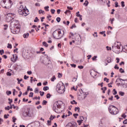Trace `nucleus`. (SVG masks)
<instances>
[{
  "mask_svg": "<svg viewBox=\"0 0 127 127\" xmlns=\"http://www.w3.org/2000/svg\"><path fill=\"white\" fill-rule=\"evenodd\" d=\"M9 28L13 34H17L20 31V26L18 25V21L13 20L10 23Z\"/></svg>",
  "mask_w": 127,
  "mask_h": 127,
  "instance_id": "1",
  "label": "nucleus"
},
{
  "mask_svg": "<svg viewBox=\"0 0 127 127\" xmlns=\"http://www.w3.org/2000/svg\"><path fill=\"white\" fill-rule=\"evenodd\" d=\"M63 105V102L61 101H59L55 103L53 106V110L55 113L59 114L61 113L62 111L60 110L62 108V105Z\"/></svg>",
  "mask_w": 127,
  "mask_h": 127,
  "instance_id": "2",
  "label": "nucleus"
},
{
  "mask_svg": "<svg viewBox=\"0 0 127 127\" xmlns=\"http://www.w3.org/2000/svg\"><path fill=\"white\" fill-rule=\"evenodd\" d=\"M52 35L55 39H61L64 35V31L62 33L61 29H58L53 32Z\"/></svg>",
  "mask_w": 127,
  "mask_h": 127,
  "instance_id": "3",
  "label": "nucleus"
},
{
  "mask_svg": "<svg viewBox=\"0 0 127 127\" xmlns=\"http://www.w3.org/2000/svg\"><path fill=\"white\" fill-rule=\"evenodd\" d=\"M18 12L20 15L23 16H26L28 14H29V11L28 9H25V7L23 8V5H21L18 10Z\"/></svg>",
  "mask_w": 127,
  "mask_h": 127,
  "instance_id": "4",
  "label": "nucleus"
},
{
  "mask_svg": "<svg viewBox=\"0 0 127 127\" xmlns=\"http://www.w3.org/2000/svg\"><path fill=\"white\" fill-rule=\"evenodd\" d=\"M11 1L10 0H2L1 4L3 8L8 9L11 7Z\"/></svg>",
  "mask_w": 127,
  "mask_h": 127,
  "instance_id": "5",
  "label": "nucleus"
},
{
  "mask_svg": "<svg viewBox=\"0 0 127 127\" xmlns=\"http://www.w3.org/2000/svg\"><path fill=\"white\" fill-rule=\"evenodd\" d=\"M69 38H72V39H74L75 41H80L81 40V36L78 33H73L70 32L69 34Z\"/></svg>",
  "mask_w": 127,
  "mask_h": 127,
  "instance_id": "6",
  "label": "nucleus"
},
{
  "mask_svg": "<svg viewBox=\"0 0 127 127\" xmlns=\"http://www.w3.org/2000/svg\"><path fill=\"white\" fill-rule=\"evenodd\" d=\"M108 110L111 115H118L119 113V109L114 105L110 106Z\"/></svg>",
  "mask_w": 127,
  "mask_h": 127,
  "instance_id": "7",
  "label": "nucleus"
},
{
  "mask_svg": "<svg viewBox=\"0 0 127 127\" xmlns=\"http://www.w3.org/2000/svg\"><path fill=\"white\" fill-rule=\"evenodd\" d=\"M6 15L7 16H8V17H6L7 21L8 22L11 21V20H12V19L15 17V14L14 13H8L6 14Z\"/></svg>",
  "mask_w": 127,
  "mask_h": 127,
  "instance_id": "8",
  "label": "nucleus"
},
{
  "mask_svg": "<svg viewBox=\"0 0 127 127\" xmlns=\"http://www.w3.org/2000/svg\"><path fill=\"white\" fill-rule=\"evenodd\" d=\"M62 85L61 86L59 87V92L60 94H63L65 92V85L63 82L62 83Z\"/></svg>",
  "mask_w": 127,
  "mask_h": 127,
  "instance_id": "9",
  "label": "nucleus"
},
{
  "mask_svg": "<svg viewBox=\"0 0 127 127\" xmlns=\"http://www.w3.org/2000/svg\"><path fill=\"white\" fill-rule=\"evenodd\" d=\"M121 47H122L123 48V46L122 44H121V43H117V44L113 47V50H115V49H119V51H121L120 49H121Z\"/></svg>",
  "mask_w": 127,
  "mask_h": 127,
  "instance_id": "10",
  "label": "nucleus"
},
{
  "mask_svg": "<svg viewBox=\"0 0 127 127\" xmlns=\"http://www.w3.org/2000/svg\"><path fill=\"white\" fill-rule=\"evenodd\" d=\"M23 117H31V115L29 113V111H24L22 114Z\"/></svg>",
  "mask_w": 127,
  "mask_h": 127,
  "instance_id": "11",
  "label": "nucleus"
},
{
  "mask_svg": "<svg viewBox=\"0 0 127 127\" xmlns=\"http://www.w3.org/2000/svg\"><path fill=\"white\" fill-rule=\"evenodd\" d=\"M65 127H76V124L69 123L66 125Z\"/></svg>",
  "mask_w": 127,
  "mask_h": 127,
  "instance_id": "12",
  "label": "nucleus"
},
{
  "mask_svg": "<svg viewBox=\"0 0 127 127\" xmlns=\"http://www.w3.org/2000/svg\"><path fill=\"white\" fill-rule=\"evenodd\" d=\"M17 55H13V58H11V60L12 62H15L16 60H17Z\"/></svg>",
  "mask_w": 127,
  "mask_h": 127,
  "instance_id": "13",
  "label": "nucleus"
},
{
  "mask_svg": "<svg viewBox=\"0 0 127 127\" xmlns=\"http://www.w3.org/2000/svg\"><path fill=\"white\" fill-rule=\"evenodd\" d=\"M106 61L108 63H111L112 62V58L111 57H107L106 59Z\"/></svg>",
  "mask_w": 127,
  "mask_h": 127,
  "instance_id": "14",
  "label": "nucleus"
},
{
  "mask_svg": "<svg viewBox=\"0 0 127 127\" xmlns=\"http://www.w3.org/2000/svg\"><path fill=\"white\" fill-rule=\"evenodd\" d=\"M87 95H89V93L87 92V93H84L83 94L84 96L83 97H81V100H84V99H86V97H87Z\"/></svg>",
  "mask_w": 127,
  "mask_h": 127,
  "instance_id": "15",
  "label": "nucleus"
},
{
  "mask_svg": "<svg viewBox=\"0 0 127 127\" xmlns=\"http://www.w3.org/2000/svg\"><path fill=\"white\" fill-rule=\"evenodd\" d=\"M28 36H29V33H28L23 34L24 38H28Z\"/></svg>",
  "mask_w": 127,
  "mask_h": 127,
  "instance_id": "16",
  "label": "nucleus"
},
{
  "mask_svg": "<svg viewBox=\"0 0 127 127\" xmlns=\"http://www.w3.org/2000/svg\"><path fill=\"white\" fill-rule=\"evenodd\" d=\"M80 119L82 122H83V120L85 121V123L86 122H87V118H84V117L82 116V117H80Z\"/></svg>",
  "mask_w": 127,
  "mask_h": 127,
  "instance_id": "17",
  "label": "nucleus"
},
{
  "mask_svg": "<svg viewBox=\"0 0 127 127\" xmlns=\"http://www.w3.org/2000/svg\"><path fill=\"white\" fill-rule=\"evenodd\" d=\"M88 4H89V2L86 0L83 3V5H85V6H88Z\"/></svg>",
  "mask_w": 127,
  "mask_h": 127,
  "instance_id": "18",
  "label": "nucleus"
},
{
  "mask_svg": "<svg viewBox=\"0 0 127 127\" xmlns=\"http://www.w3.org/2000/svg\"><path fill=\"white\" fill-rule=\"evenodd\" d=\"M119 94L120 95V96H122V97H124V96H125V92L123 91H120Z\"/></svg>",
  "mask_w": 127,
  "mask_h": 127,
  "instance_id": "19",
  "label": "nucleus"
},
{
  "mask_svg": "<svg viewBox=\"0 0 127 127\" xmlns=\"http://www.w3.org/2000/svg\"><path fill=\"white\" fill-rule=\"evenodd\" d=\"M75 112H77L78 111V113H80V107H75L74 108Z\"/></svg>",
  "mask_w": 127,
  "mask_h": 127,
  "instance_id": "20",
  "label": "nucleus"
},
{
  "mask_svg": "<svg viewBox=\"0 0 127 127\" xmlns=\"http://www.w3.org/2000/svg\"><path fill=\"white\" fill-rule=\"evenodd\" d=\"M49 90V87L48 86H44L43 87V91H47Z\"/></svg>",
  "mask_w": 127,
  "mask_h": 127,
  "instance_id": "21",
  "label": "nucleus"
},
{
  "mask_svg": "<svg viewBox=\"0 0 127 127\" xmlns=\"http://www.w3.org/2000/svg\"><path fill=\"white\" fill-rule=\"evenodd\" d=\"M56 80V78L55 77V75H54L51 78V81L52 82H54Z\"/></svg>",
  "mask_w": 127,
  "mask_h": 127,
  "instance_id": "22",
  "label": "nucleus"
},
{
  "mask_svg": "<svg viewBox=\"0 0 127 127\" xmlns=\"http://www.w3.org/2000/svg\"><path fill=\"white\" fill-rule=\"evenodd\" d=\"M43 45L45 47H48V44H47V43H46V42H43Z\"/></svg>",
  "mask_w": 127,
  "mask_h": 127,
  "instance_id": "23",
  "label": "nucleus"
},
{
  "mask_svg": "<svg viewBox=\"0 0 127 127\" xmlns=\"http://www.w3.org/2000/svg\"><path fill=\"white\" fill-rule=\"evenodd\" d=\"M70 103L71 104V105H74H74H77V102H76V101L74 100H72V101H71Z\"/></svg>",
  "mask_w": 127,
  "mask_h": 127,
  "instance_id": "24",
  "label": "nucleus"
},
{
  "mask_svg": "<svg viewBox=\"0 0 127 127\" xmlns=\"http://www.w3.org/2000/svg\"><path fill=\"white\" fill-rule=\"evenodd\" d=\"M7 48H9L10 49H11V48H12V46H11V44L8 43Z\"/></svg>",
  "mask_w": 127,
  "mask_h": 127,
  "instance_id": "25",
  "label": "nucleus"
},
{
  "mask_svg": "<svg viewBox=\"0 0 127 127\" xmlns=\"http://www.w3.org/2000/svg\"><path fill=\"white\" fill-rule=\"evenodd\" d=\"M4 26V30H6V29H7L8 27V25H7V24H5L3 25Z\"/></svg>",
  "mask_w": 127,
  "mask_h": 127,
  "instance_id": "26",
  "label": "nucleus"
},
{
  "mask_svg": "<svg viewBox=\"0 0 127 127\" xmlns=\"http://www.w3.org/2000/svg\"><path fill=\"white\" fill-rule=\"evenodd\" d=\"M46 98L47 99H50V98H51V95L50 94V93H48L47 94Z\"/></svg>",
  "mask_w": 127,
  "mask_h": 127,
  "instance_id": "27",
  "label": "nucleus"
},
{
  "mask_svg": "<svg viewBox=\"0 0 127 127\" xmlns=\"http://www.w3.org/2000/svg\"><path fill=\"white\" fill-rule=\"evenodd\" d=\"M49 6H46L44 7V9H45V10L46 11H49Z\"/></svg>",
  "mask_w": 127,
  "mask_h": 127,
  "instance_id": "28",
  "label": "nucleus"
},
{
  "mask_svg": "<svg viewBox=\"0 0 127 127\" xmlns=\"http://www.w3.org/2000/svg\"><path fill=\"white\" fill-rule=\"evenodd\" d=\"M6 94L7 96H9V95H11V92L10 91H7Z\"/></svg>",
  "mask_w": 127,
  "mask_h": 127,
  "instance_id": "29",
  "label": "nucleus"
},
{
  "mask_svg": "<svg viewBox=\"0 0 127 127\" xmlns=\"http://www.w3.org/2000/svg\"><path fill=\"white\" fill-rule=\"evenodd\" d=\"M58 75V78H62V76L63 75V74H62V73H60V72H59Z\"/></svg>",
  "mask_w": 127,
  "mask_h": 127,
  "instance_id": "30",
  "label": "nucleus"
},
{
  "mask_svg": "<svg viewBox=\"0 0 127 127\" xmlns=\"http://www.w3.org/2000/svg\"><path fill=\"white\" fill-rule=\"evenodd\" d=\"M47 101H46V100H43V102H42V105H43V106H45V105H46V104H47Z\"/></svg>",
  "mask_w": 127,
  "mask_h": 127,
  "instance_id": "31",
  "label": "nucleus"
},
{
  "mask_svg": "<svg viewBox=\"0 0 127 127\" xmlns=\"http://www.w3.org/2000/svg\"><path fill=\"white\" fill-rule=\"evenodd\" d=\"M92 35L94 37H98V33L97 32H94V34H93Z\"/></svg>",
  "mask_w": 127,
  "mask_h": 127,
  "instance_id": "32",
  "label": "nucleus"
},
{
  "mask_svg": "<svg viewBox=\"0 0 127 127\" xmlns=\"http://www.w3.org/2000/svg\"><path fill=\"white\" fill-rule=\"evenodd\" d=\"M121 3V6H122V7H125V6H126V5L125 4V1H122Z\"/></svg>",
  "mask_w": 127,
  "mask_h": 127,
  "instance_id": "33",
  "label": "nucleus"
},
{
  "mask_svg": "<svg viewBox=\"0 0 127 127\" xmlns=\"http://www.w3.org/2000/svg\"><path fill=\"white\" fill-rule=\"evenodd\" d=\"M113 92H114L113 94V95H117L118 94V92H117V90H116V89H113Z\"/></svg>",
  "mask_w": 127,
  "mask_h": 127,
  "instance_id": "34",
  "label": "nucleus"
},
{
  "mask_svg": "<svg viewBox=\"0 0 127 127\" xmlns=\"http://www.w3.org/2000/svg\"><path fill=\"white\" fill-rule=\"evenodd\" d=\"M98 57L96 56H94L92 58V60H93V61H96V59H97Z\"/></svg>",
  "mask_w": 127,
  "mask_h": 127,
  "instance_id": "35",
  "label": "nucleus"
},
{
  "mask_svg": "<svg viewBox=\"0 0 127 127\" xmlns=\"http://www.w3.org/2000/svg\"><path fill=\"white\" fill-rule=\"evenodd\" d=\"M119 72H120V73H124L125 70L123 69V68H120L119 69Z\"/></svg>",
  "mask_w": 127,
  "mask_h": 127,
  "instance_id": "36",
  "label": "nucleus"
},
{
  "mask_svg": "<svg viewBox=\"0 0 127 127\" xmlns=\"http://www.w3.org/2000/svg\"><path fill=\"white\" fill-rule=\"evenodd\" d=\"M4 109L5 111H9V110H10V109L9 108V106H7V107H5Z\"/></svg>",
  "mask_w": 127,
  "mask_h": 127,
  "instance_id": "37",
  "label": "nucleus"
},
{
  "mask_svg": "<svg viewBox=\"0 0 127 127\" xmlns=\"http://www.w3.org/2000/svg\"><path fill=\"white\" fill-rule=\"evenodd\" d=\"M51 12L52 14H54L55 13V9H51Z\"/></svg>",
  "mask_w": 127,
  "mask_h": 127,
  "instance_id": "38",
  "label": "nucleus"
},
{
  "mask_svg": "<svg viewBox=\"0 0 127 127\" xmlns=\"http://www.w3.org/2000/svg\"><path fill=\"white\" fill-rule=\"evenodd\" d=\"M56 20H57V22H60V21H61V18L60 17H58L57 18Z\"/></svg>",
  "mask_w": 127,
  "mask_h": 127,
  "instance_id": "39",
  "label": "nucleus"
},
{
  "mask_svg": "<svg viewBox=\"0 0 127 127\" xmlns=\"http://www.w3.org/2000/svg\"><path fill=\"white\" fill-rule=\"evenodd\" d=\"M38 21H39V19H38V18L37 17H36L35 18V19L34 20V22H38Z\"/></svg>",
  "mask_w": 127,
  "mask_h": 127,
  "instance_id": "40",
  "label": "nucleus"
},
{
  "mask_svg": "<svg viewBox=\"0 0 127 127\" xmlns=\"http://www.w3.org/2000/svg\"><path fill=\"white\" fill-rule=\"evenodd\" d=\"M81 14H80V11H78L76 13V16H77L78 17L79 16H80Z\"/></svg>",
  "mask_w": 127,
  "mask_h": 127,
  "instance_id": "41",
  "label": "nucleus"
},
{
  "mask_svg": "<svg viewBox=\"0 0 127 127\" xmlns=\"http://www.w3.org/2000/svg\"><path fill=\"white\" fill-rule=\"evenodd\" d=\"M109 79L107 78V77H105L104 78V81H106V83H109Z\"/></svg>",
  "mask_w": 127,
  "mask_h": 127,
  "instance_id": "42",
  "label": "nucleus"
},
{
  "mask_svg": "<svg viewBox=\"0 0 127 127\" xmlns=\"http://www.w3.org/2000/svg\"><path fill=\"white\" fill-rule=\"evenodd\" d=\"M114 68L117 70H119V69H120V67L118 66V64H116L114 66Z\"/></svg>",
  "mask_w": 127,
  "mask_h": 127,
  "instance_id": "43",
  "label": "nucleus"
},
{
  "mask_svg": "<svg viewBox=\"0 0 127 127\" xmlns=\"http://www.w3.org/2000/svg\"><path fill=\"white\" fill-rule=\"evenodd\" d=\"M76 25L73 24L70 27L71 29H73V28H76Z\"/></svg>",
  "mask_w": 127,
  "mask_h": 127,
  "instance_id": "44",
  "label": "nucleus"
},
{
  "mask_svg": "<svg viewBox=\"0 0 127 127\" xmlns=\"http://www.w3.org/2000/svg\"><path fill=\"white\" fill-rule=\"evenodd\" d=\"M29 97V98H32L33 97V92H30Z\"/></svg>",
  "mask_w": 127,
  "mask_h": 127,
  "instance_id": "45",
  "label": "nucleus"
},
{
  "mask_svg": "<svg viewBox=\"0 0 127 127\" xmlns=\"http://www.w3.org/2000/svg\"><path fill=\"white\" fill-rule=\"evenodd\" d=\"M77 123H78L79 126H81V124H82V120H78Z\"/></svg>",
  "mask_w": 127,
  "mask_h": 127,
  "instance_id": "46",
  "label": "nucleus"
},
{
  "mask_svg": "<svg viewBox=\"0 0 127 127\" xmlns=\"http://www.w3.org/2000/svg\"><path fill=\"white\" fill-rule=\"evenodd\" d=\"M8 101H9V105H11V103H12V99H10V98H8Z\"/></svg>",
  "mask_w": 127,
  "mask_h": 127,
  "instance_id": "47",
  "label": "nucleus"
},
{
  "mask_svg": "<svg viewBox=\"0 0 127 127\" xmlns=\"http://www.w3.org/2000/svg\"><path fill=\"white\" fill-rule=\"evenodd\" d=\"M101 90H102V91H107V87H102L101 88Z\"/></svg>",
  "mask_w": 127,
  "mask_h": 127,
  "instance_id": "48",
  "label": "nucleus"
},
{
  "mask_svg": "<svg viewBox=\"0 0 127 127\" xmlns=\"http://www.w3.org/2000/svg\"><path fill=\"white\" fill-rule=\"evenodd\" d=\"M40 96L42 97L43 96H44V92L40 91Z\"/></svg>",
  "mask_w": 127,
  "mask_h": 127,
  "instance_id": "49",
  "label": "nucleus"
},
{
  "mask_svg": "<svg viewBox=\"0 0 127 127\" xmlns=\"http://www.w3.org/2000/svg\"><path fill=\"white\" fill-rule=\"evenodd\" d=\"M4 53V51L3 50H0V55H2Z\"/></svg>",
  "mask_w": 127,
  "mask_h": 127,
  "instance_id": "50",
  "label": "nucleus"
},
{
  "mask_svg": "<svg viewBox=\"0 0 127 127\" xmlns=\"http://www.w3.org/2000/svg\"><path fill=\"white\" fill-rule=\"evenodd\" d=\"M71 13V11L69 10H66L65 12H64V13L65 14H67V13Z\"/></svg>",
  "mask_w": 127,
  "mask_h": 127,
  "instance_id": "51",
  "label": "nucleus"
},
{
  "mask_svg": "<svg viewBox=\"0 0 127 127\" xmlns=\"http://www.w3.org/2000/svg\"><path fill=\"white\" fill-rule=\"evenodd\" d=\"M39 14H41V13H44V11L41 9L39 10Z\"/></svg>",
  "mask_w": 127,
  "mask_h": 127,
  "instance_id": "52",
  "label": "nucleus"
},
{
  "mask_svg": "<svg viewBox=\"0 0 127 127\" xmlns=\"http://www.w3.org/2000/svg\"><path fill=\"white\" fill-rule=\"evenodd\" d=\"M115 7H118V6H119V2L116 1V2H115Z\"/></svg>",
  "mask_w": 127,
  "mask_h": 127,
  "instance_id": "53",
  "label": "nucleus"
},
{
  "mask_svg": "<svg viewBox=\"0 0 127 127\" xmlns=\"http://www.w3.org/2000/svg\"><path fill=\"white\" fill-rule=\"evenodd\" d=\"M73 116V117H74V118L75 119H77V117H78V116H79V114H74Z\"/></svg>",
  "mask_w": 127,
  "mask_h": 127,
  "instance_id": "54",
  "label": "nucleus"
},
{
  "mask_svg": "<svg viewBox=\"0 0 127 127\" xmlns=\"http://www.w3.org/2000/svg\"><path fill=\"white\" fill-rule=\"evenodd\" d=\"M67 9H69V10H73V7L71 6H67Z\"/></svg>",
  "mask_w": 127,
  "mask_h": 127,
  "instance_id": "55",
  "label": "nucleus"
},
{
  "mask_svg": "<svg viewBox=\"0 0 127 127\" xmlns=\"http://www.w3.org/2000/svg\"><path fill=\"white\" fill-rule=\"evenodd\" d=\"M48 126H51V121L48 120L47 121Z\"/></svg>",
  "mask_w": 127,
  "mask_h": 127,
  "instance_id": "56",
  "label": "nucleus"
},
{
  "mask_svg": "<svg viewBox=\"0 0 127 127\" xmlns=\"http://www.w3.org/2000/svg\"><path fill=\"white\" fill-rule=\"evenodd\" d=\"M106 49L109 51V50H112V48L109 46H106Z\"/></svg>",
  "mask_w": 127,
  "mask_h": 127,
  "instance_id": "57",
  "label": "nucleus"
},
{
  "mask_svg": "<svg viewBox=\"0 0 127 127\" xmlns=\"http://www.w3.org/2000/svg\"><path fill=\"white\" fill-rule=\"evenodd\" d=\"M54 118H55L53 116L51 115L50 118V121H53Z\"/></svg>",
  "mask_w": 127,
  "mask_h": 127,
  "instance_id": "58",
  "label": "nucleus"
},
{
  "mask_svg": "<svg viewBox=\"0 0 127 127\" xmlns=\"http://www.w3.org/2000/svg\"><path fill=\"white\" fill-rule=\"evenodd\" d=\"M12 120H13V123H15V121H16V118H15V117H13Z\"/></svg>",
  "mask_w": 127,
  "mask_h": 127,
  "instance_id": "59",
  "label": "nucleus"
},
{
  "mask_svg": "<svg viewBox=\"0 0 127 127\" xmlns=\"http://www.w3.org/2000/svg\"><path fill=\"white\" fill-rule=\"evenodd\" d=\"M34 92H35V93H38V92H39V90H38V88H35Z\"/></svg>",
  "mask_w": 127,
  "mask_h": 127,
  "instance_id": "60",
  "label": "nucleus"
},
{
  "mask_svg": "<svg viewBox=\"0 0 127 127\" xmlns=\"http://www.w3.org/2000/svg\"><path fill=\"white\" fill-rule=\"evenodd\" d=\"M70 65L71 66V67H72L73 68H76V64H71Z\"/></svg>",
  "mask_w": 127,
  "mask_h": 127,
  "instance_id": "61",
  "label": "nucleus"
},
{
  "mask_svg": "<svg viewBox=\"0 0 127 127\" xmlns=\"http://www.w3.org/2000/svg\"><path fill=\"white\" fill-rule=\"evenodd\" d=\"M78 68L79 69H83V68H84V66H83V65H81V66L78 65Z\"/></svg>",
  "mask_w": 127,
  "mask_h": 127,
  "instance_id": "62",
  "label": "nucleus"
},
{
  "mask_svg": "<svg viewBox=\"0 0 127 127\" xmlns=\"http://www.w3.org/2000/svg\"><path fill=\"white\" fill-rule=\"evenodd\" d=\"M123 124L124 125H127V119H126L125 121H124Z\"/></svg>",
  "mask_w": 127,
  "mask_h": 127,
  "instance_id": "63",
  "label": "nucleus"
},
{
  "mask_svg": "<svg viewBox=\"0 0 127 127\" xmlns=\"http://www.w3.org/2000/svg\"><path fill=\"white\" fill-rule=\"evenodd\" d=\"M35 5V6H40V4L39 3H36Z\"/></svg>",
  "mask_w": 127,
  "mask_h": 127,
  "instance_id": "64",
  "label": "nucleus"
}]
</instances>
